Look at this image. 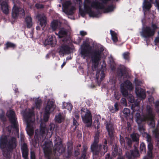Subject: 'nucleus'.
Segmentation results:
<instances>
[{
    "instance_id": "f257e3e1",
    "label": "nucleus",
    "mask_w": 159,
    "mask_h": 159,
    "mask_svg": "<svg viewBox=\"0 0 159 159\" xmlns=\"http://www.w3.org/2000/svg\"><path fill=\"white\" fill-rule=\"evenodd\" d=\"M84 10L79 9V13L81 16L84 17L86 13L88 14L90 17L96 16V15L92 10V8H95L97 10L104 8L103 5L98 1H93L91 0H84Z\"/></svg>"
},
{
    "instance_id": "f03ea898",
    "label": "nucleus",
    "mask_w": 159,
    "mask_h": 159,
    "mask_svg": "<svg viewBox=\"0 0 159 159\" xmlns=\"http://www.w3.org/2000/svg\"><path fill=\"white\" fill-rule=\"evenodd\" d=\"M100 133L99 130L97 131L94 136L93 142L90 146L91 151L93 157L95 158L102 156L107 151L108 147L107 146H103L98 144Z\"/></svg>"
},
{
    "instance_id": "7ed1b4c3",
    "label": "nucleus",
    "mask_w": 159,
    "mask_h": 159,
    "mask_svg": "<svg viewBox=\"0 0 159 159\" xmlns=\"http://www.w3.org/2000/svg\"><path fill=\"white\" fill-rule=\"evenodd\" d=\"M158 28L157 25L156 24L152 23L150 26H146L143 27L142 29L141 34L143 37L149 39L154 35Z\"/></svg>"
},
{
    "instance_id": "20e7f679",
    "label": "nucleus",
    "mask_w": 159,
    "mask_h": 159,
    "mask_svg": "<svg viewBox=\"0 0 159 159\" xmlns=\"http://www.w3.org/2000/svg\"><path fill=\"white\" fill-rule=\"evenodd\" d=\"M103 50L95 49L93 50L91 53V61L93 66L95 68L97 67L99 65V62L102 57Z\"/></svg>"
},
{
    "instance_id": "39448f33",
    "label": "nucleus",
    "mask_w": 159,
    "mask_h": 159,
    "mask_svg": "<svg viewBox=\"0 0 159 159\" xmlns=\"http://www.w3.org/2000/svg\"><path fill=\"white\" fill-rule=\"evenodd\" d=\"M152 108L150 106H147V107L146 112L145 115L142 116H141L140 114L138 111V110H136L137 111L135 114V117L136 118V121L138 125H142L141 123L142 122H145L146 120L148 118V116H150L151 119H152V115L151 113L150 110Z\"/></svg>"
},
{
    "instance_id": "423d86ee",
    "label": "nucleus",
    "mask_w": 159,
    "mask_h": 159,
    "mask_svg": "<svg viewBox=\"0 0 159 159\" xmlns=\"http://www.w3.org/2000/svg\"><path fill=\"white\" fill-rule=\"evenodd\" d=\"M55 105L54 102L48 100L47 105L45 108V111L43 115V119L45 122H47L48 120L50 114V111L52 109H54V106Z\"/></svg>"
},
{
    "instance_id": "0eeeda50",
    "label": "nucleus",
    "mask_w": 159,
    "mask_h": 159,
    "mask_svg": "<svg viewBox=\"0 0 159 159\" xmlns=\"http://www.w3.org/2000/svg\"><path fill=\"white\" fill-rule=\"evenodd\" d=\"M81 116L83 122L86 124L87 127L91 126L92 124V116L89 111L87 112L83 111L81 113Z\"/></svg>"
},
{
    "instance_id": "6e6552de",
    "label": "nucleus",
    "mask_w": 159,
    "mask_h": 159,
    "mask_svg": "<svg viewBox=\"0 0 159 159\" xmlns=\"http://www.w3.org/2000/svg\"><path fill=\"white\" fill-rule=\"evenodd\" d=\"M133 89L132 83L128 80L125 81L124 83L121 84V85L120 90L122 94H127L128 90L131 91Z\"/></svg>"
},
{
    "instance_id": "1a4fd4ad",
    "label": "nucleus",
    "mask_w": 159,
    "mask_h": 159,
    "mask_svg": "<svg viewBox=\"0 0 159 159\" xmlns=\"http://www.w3.org/2000/svg\"><path fill=\"white\" fill-rule=\"evenodd\" d=\"M7 115L9 118L13 127L15 128L16 131H18V125L16 122L14 112L11 110H10L7 111Z\"/></svg>"
},
{
    "instance_id": "9d476101",
    "label": "nucleus",
    "mask_w": 159,
    "mask_h": 159,
    "mask_svg": "<svg viewBox=\"0 0 159 159\" xmlns=\"http://www.w3.org/2000/svg\"><path fill=\"white\" fill-rule=\"evenodd\" d=\"M106 129L108 132V135L110 138L111 140L109 142L110 144L112 143L111 140L113 139L114 138V129L113 127V124L110 122H106Z\"/></svg>"
},
{
    "instance_id": "9b49d317",
    "label": "nucleus",
    "mask_w": 159,
    "mask_h": 159,
    "mask_svg": "<svg viewBox=\"0 0 159 159\" xmlns=\"http://www.w3.org/2000/svg\"><path fill=\"white\" fill-rule=\"evenodd\" d=\"M25 15V11L24 9L21 8H20L15 5L12 11V16L14 18H16L18 16H23Z\"/></svg>"
},
{
    "instance_id": "f8f14e48",
    "label": "nucleus",
    "mask_w": 159,
    "mask_h": 159,
    "mask_svg": "<svg viewBox=\"0 0 159 159\" xmlns=\"http://www.w3.org/2000/svg\"><path fill=\"white\" fill-rule=\"evenodd\" d=\"M38 131V130H36L35 131L34 135V139L35 143L37 144L39 140V137L40 135L43 136V135L46 134V132L48 134V130H47V128L45 126H43L41 125L40 126V129L39 131V134H37V131Z\"/></svg>"
},
{
    "instance_id": "ddd939ff",
    "label": "nucleus",
    "mask_w": 159,
    "mask_h": 159,
    "mask_svg": "<svg viewBox=\"0 0 159 159\" xmlns=\"http://www.w3.org/2000/svg\"><path fill=\"white\" fill-rule=\"evenodd\" d=\"M89 46V45L88 44H85L84 46H81L80 53L81 57L84 59L89 56V51L88 48Z\"/></svg>"
},
{
    "instance_id": "4468645a",
    "label": "nucleus",
    "mask_w": 159,
    "mask_h": 159,
    "mask_svg": "<svg viewBox=\"0 0 159 159\" xmlns=\"http://www.w3.org/2000/svg\"><path fill=\"white\" fill-rule=\"evenodd\" d=\"M23 115L24 121L26 124V130L27 134L30 136V114L29 113H26L25 112H22Z\"/></svg>"
},
{
    "instance_id": "2eb2a0df",
    "label": "nucleus",
    "mask_w": 159,
    "mask_h": 159,
    "mask_svg": "<svg viewBox=\"0 0 159 159\" xmlns=\"http://www.w3.org/2000/svg\"><path fill=\"white\" fill-rule=\"evenodd\" d=\"M71 48L69 45L62 44L60 47L59 53L61 55L64 54H69L71 52Z\"/></svg>"
},
{
    "instance_id": "dca6fc26",
    "label": "nucleus",
    "mask_w": 159,
    "mask_h": 159,
    "mask_svg": "<svg viewBox=\"0 0 159 159\" xmlns=\"http://www.w3.org/2000/svg\"><path fill=\"white\" fill-rule=\"evenodd\" d=\"M1 9L4 14H8L9 11V7L6 2V0H0Z\"/></svg>"
},
{
    "instance_id": "f3484780",
    "label": "nucleus",
    "mask_w": 159,
    "mask_h": 159,
    "mask_svg": "<svg viewBox=\"0 0 159 159\" xmlns=\"http://www.w3.org/2000/svg\"><path fill=\"white\" fill-rule=\"evenodd\" d=\"M66 148L62 145L60 142V144H56L54 147V151L56 153L58 152L59 153L61 154L65 152Z\"/></svg>"
},
{
    "instance_id": "a211bd4d",
    "label": "nucleus",
    "mask_w": 159,
    "mask_h": 159,
    "mask_svg": "<svg viewBox=\"0 0 159 159\" xmlns=\"http://www.w3.org/2000/svg\"><path fill=\"white\" fill-rule=\"evenodd\" d=\"M135 92L138 97L143 99L145 98L146 96L145 92L143 89H140L139 88H136Z\"/></svg>"
},
{
    "instance_id": "6ab92c4d",
    "label": "nucleus",
    "mask_w": 159,
    "mask_h": 159,
    "mask_svg": "<svg viewBox=\"0 0 159 159\" xmlns=\"http://www.w3.org/2000/svg\"><path fill=\"white\" fill-rule=\"evenodd\" d=\"M151 113L152 114V119L150 118V116H148V118H147L146 120V121H150L149 125L152 128H154L155 126V124L154 121V118L156 114L153 111L152 109V108L150 110Z\"/></svg>"
},
{
    "instance_id": "aec40b11",
    "label": "nucleus",
    "mask_w": 159,
    "mask_h": 159,
    "mask_svg": "<svg viewBox=\"0 0 159 159\" xmlns=\"http://www.w3.org/2000/svg\"><path fill=\"white\" fill-rule=\"evenodd\" d=\"M37 16L40 25L43 28H44L47 24L46 17L44 16H41L40 15H38Z\"/></svg>"
},
{
    "instance_id": "412c9836",
    "label": "nucleus",
    "mask_w": 159,
    "mask_h": 159,
    "mask_svg": "<svg viewBox=\"0 0 159 159\" xmlns=\"http://www.w3.org/2000/svg\"><path fill=\"white\" fill-rule=\"evenodd\" d=\"M88 148L87 145H84L81 151V155L78 159H86Z\"/></svg>"
},
{
    "instance_id": "4be33fe9",
    "label": "nucleus",
    "mask_w": 159,
    "mask_h": 159,
    "mask_svg": "<svg viewBox=\"0 0 159 159\" xmlns=\"http://www.w3.org/2000/svg\"><path fill=\"white\" fill-rule=\"evenodd\" d=\"M53 39L52 36L49 37L48 38L45 39L44 42V45H50L52 47H55L56 43L53 42Z\"/></svg>"
},
{
    "instance_id": "5701e85b",
    "label": "nucleus",
    "mask_w": 159,
    "mask_h": 159,
    "mask_svg": "<svg viewBox=\"0 0 159 159\" xmlns=\"http://www.w3.org/2000/svg\"><path fill=\"white\" fill-rule=\"evenodd\" d=\"M125 148L129 150L132 148L133 141L130 138L128 137H125Z\"/></svg>"
},
{
    "instance_id": "b1692460",
    "label": "nucleus",
    "mask_w": 159,
    "mask_h": 159,
    "mask_svg": "<svg viewBox=\"0 0 159 159\" xmlns=\"http://www.w3.org/2000/svg\"><path fill=\"white\" fill-rule=\"evenodd\" d=\"M22 155L24 159H27L28 156V150L27 148V145L25 144H24L21 147Z\"/></svg>"
},
{
    "instance_id": "393cba45",
    "label": "nucleus",
    "mask_w": 159,
    "mask_h": 159,
    "mask_svg": "<svg viewBox=\"0 0 159 159\" xmlns=\"http://www.w3.org/2000/svg\"><path fill=\"white\" fill-rule=\"evenodd\" d=\"M61 23L57 20H53L51 23V27L53 31H55Z\"/></svg>"
},
{
    "instance_id": "a878e982",
    "label": "nucleus",
    "mask_w": 159,
    "mask_h": 159,
    "mask_svg": "<svg viewBox=\"0 0 159 159\" xmlns=\"http://www.w3.org/2000/svg\"><path fill=\"white\" fill-rule=\"evenodd\" d=\"M7 142V138L5 136H3L1 137L0 140V147L3 148L6 147Z\"/></svg>"
},
{
    "instance_id": "bb28decb",
    "label": "nucleus",
    "mask_w": 159,
    "mask_h": 159,
    "mask_svg": "<svg viewBox=\"0 0 159 159\" xmlns=\"http://www.w3.org/2000/svg\"><path fill=\"white\" fill-rule=\"evenodd\" d=\"M131 138L132 139L133 141L135 142V144L136 146H138L139 143V135L135 133H133L131 135Z\"/></svg>"
},
{
    "instance_id": "cd10ccee",
    "label": "nucleus",
    "mask_w": 159,
    "mask_h": 159,
    "mask_svg": "<svg viewBox=\"0 0 159 159\" xmlns=\"http://www.w3.org/2000/svg\"><path fill=\"white\" fill-rule=\"evenodd\" d=\"M49 142L45 141L43 144L44 147L43 148L44 153L45 155L46 154H48L50 150V146L49 145Z\"/></svg>"
},
{
    "instance_id": "c85d7f7f",
    "label": "nucleus",
    "mask_w": 159,
    "mask_h": 159,
    "mask_svg": "<svg viewBox=\"0 0 159 159\" xmlns=\"http://www.w3.org/2000/svg\"><path fill=\"white\" fill-rule=\"evenodd\" d=\"M73 151V146L71 145L67 146V152L65 154V157L67 159H69L72 155Z\"/></svg>"
},
{
    "instance_id": "c756f323",
    "label": "nucleus",
    "mask_w": 159,
    "mask_h": 159,
    "mask_svg": "<svg viewBox=\"0 0 159 159\" xmlns=\"http://www.w3.org/2000/svg\"><path fill=\"white\" fill-rule=\"evenodd\" d=\"M152 7L151 3L147 0H144L143 8V9L149 11Z\"/></svg>"
},
{
    "instance_id": "7c9ffc66",
    "label": "nucleus",
    "mask_w": 159,
    "mask_h": 159,
    "mask_svg": "<svg viewBox=\"0 0 159 159\" xmlns=\"http://www.w3.org/2000/svg\"><path fill=\"white\" fill-rule=\"evenodd\" d=\"M126 70L124 67H121L118 68L117 70V75L121 77H122L125 73Z\"/></svg>"
},
{
    "instance_id": "2f4dec72",
    "label": "nucleus",
    "mask_w": 159,
    "mask_h": 159,
    "mask_svg": "<svg viewBox=\"0 0 159 159\" xmlns=\"http://www.w3.org/2000/svg\"><path fill=\"white\" fill-rule=\"evenodd\" d=\"M123 95L126 97L128 101L131 103L134 102L135 99L134 96L131 94H129L128 92L127 94H122Z\"/></svg>"
},
{
    "instance_id": "473e14b6",
    "label": "nucleus",
    "mask_w": 159,
    "mask_h": 159,
    "mask_svg": "<svg viewBox=\"0 0 159 159\" xmlns=\"http://www.w3.org/2000/svg\"><path fill=\"white\" fill-rule=\"evenodd\" d=\"M114 8L115 7L113 5H108L107 8H105L104 7V8L100 9H104L105 12H108L113 11ZM99 9L97 10V12L98 13H99V11L98 10Z\"/></svg>"
},
{
    "instance_id": "72a5a7b5",
    "label": "nucleus",
    "mask_w": 159,
    "mask_h": 159,
    "mask_svg": "<svg viewBox=\"0 0 159 159\" xmlns=\"http://www.w3.org/2000/svg\"><path fill=\"white\" fill-rule=\"evenodd\" d=\"M153 134L157 140V146L159 148V132L157 129H155L152 131Z\"/></svg>"
},
{
    "instance_id": "f704fd0d",
    "label": "nucleus",
    "mask_w": 159,
    "mask_h": 159,
    "mask_svg": "<svg viewBox=\"0 0 159 159\" xmlns=\"http://www.w3.org/2000/svg\"><path fill=\"white\" fill-rule=\"evenodd\" d=\"M134 147L135 149L134 150H131L132 154V157H138L139 156V151L137 149V146H136L135 144H134Z\"/></svg>"
},
{
    "instance_id": "c9c22d12",
    "label": "nucleus",
    "mask_w": 159,
    "mask_h": 159,
    "mask_svg": "<svg viewBox=\"0 0 159 159\" xmlns=\"http://www.w3.org/2000/svg\"><path fill=\"white\" fill-rule=\"evenodd\" d=\"M110 34L111 35V38L112 40L115 42L118 41V38L117 37V34L116 32L110 30Z\"/></svg>"
},
{
    "instance_id": "e433bc0d",
    "label": "nucleus",
    "mask_w": 159,
    "mask_h": 159,
    "mask_svg": "<svg viewBox=\"0 0 159 159\" xmlns=\"http://www.w3.org/2000/svg\"><path fill=\"white\" fill-rule=\"evenodd\" d=\"M42 102L41 99H39V98H36L35 99V107L36 108L39 109H40Z\"/></svg>"
},
{
    "instance_id": "4c0bfd02",
    "label": "nucleus",
    "mask_w": 159,
    "mask_h": 159,
    "mask_svg": "<svg viewBox=\"0 0 159 159\" xmlns=\"http://www.w3.org/2000/svg\"><path fill=\"white\" fill-rule=\"evenodd\" d=\"M9 143L10 144V148H15L16 146V139L14 137L12 138L9 142Z\"/></svg>"
},
{
    "instance_id": "58836bf2",
    "label": "nucleus",
    "mask_w": 159,
    "mask_h": 159,
    "mask_svg": "<svg viewBox=\"0 0 159 159\" xmlns=\"http://www.w3.org/2000/svg\"><path fill=\"white\" fill-rule=\"evenodd\" d=\"M55 119V121L59 123H61L62 122V120H64L60 113H59L57 115H56Z\"/></svg>"
},
{
    "instance_id": "ea45409f",
    "label": "nucleus",
    "mask_w": 159,
    "mask_h": 159,
    "mask_svg": "<svg viewBox=\"0 0 159 159\" xmlns=\"http://www.w3.org/2000/svg\"><path fill=\"white\" fill-rule=\"evenodd\" d=\"M24 23L28 28H30V16L29 15L25 18Z\"/></svg>"
},
{
    "instance_id": "a19ab883",
    "label": "nucleus",
    "mask_w": 159,
    "mask_h": 159,
    "mask_svg": "<svg viewBox=\"0 0 159 159\" xmlns=\"http://www.w3.org/2000/svg\"><path fill=\"white\" fill-rule=\"evenodd\" d=\"M58 34H59V37L60 38H61L66 35L67 33L64 30L62 29L59 31Z\"/></svg>"
},
{
    "instance_id": "79ce46f5",
    "label": "nucleus",
    "mask_w": 159,
    "mask_h": 159,
    "mask_svg": "<svg viewBox=\"0 0 159 159\" xmlns=\"http://www.w3.org/2000/svg\"><path fill=\"white\" fill-rule=\"evenodd\" d=\"M101 69L102 71H101L100 74L101 77L100 80L102 81L105 77L104 70H105L106 69V66H103V65H102L101 66Z\"/></svg>"
},
{
    "instance_id": "37998d69",
    "label": "nucleus",
    "mask_w": 159,
    "mask_h": 159,
    "mask_svg": "<svg viewBox=\"0 0 159 159\" xmlns=\"http://www.w3.org/2000/svg\"><path fill=\"white\" fill-rule=\"evenodd\" d=\"M120 142L122 147L124 148L125 147V141L124 137L121 135H120Z\"/></svg>"
},
{
    "instance_id": "c03bdc74",
    "label": "nucleus",
    "mask_w": 159,
    "mask_h": 159,
    "mask_svg": "<svg viewBox=\"0 0 159 159\" xmlns=\"http://www.w3.org/2000/svg\"><path fill=\"white\" fill-rule=\"evenodd\" d=\"M114 106L115 107L114 109H110V112L112 113H115L117 111L119 110L118 102H116L114 104Z\"/></svg>"
},
{
    "instance_id": "a18cd8bd",
    "label": "nucleus",
    "mask_w": 159,
    "mask_h": 159,
    "mask_svg": "<svg viewBox=\"0 0 159 159\" xmlns=\"http://www.w3.org/2000/svg\"><path fill=\"white\" fill-rule=\"evenodd\" d=\"M140 150L141 152L145 153L146 152V146L145 143H142L140 145Z\"/></svg>"
},
{
    "instance_id": "49530a36",
    "label": "nucleus",
    "mask_w": 159,
    "mask_h": 159,
    "mask_svg": "<svg viewBox=\"0 0 159 159\" xmlns=\"http://www.w3.org/2000/svg\"><path fill=\"white\" fill-rule=\"evenodd\" d=\"M130 110L128 108H125L123 111V113L124 114V116L125 117L129 116L130 113Z\"/></svg>"
},
{
    "instance_id": "de8ad7c7",
    "label": "nucleus",
    "mask_w": 159,
    "mask_h": 159,
    "mask_svg": "<svg viewBox=\"0 0 159 159\" xmlns=\"http://www.w3.org/2000/svg\"><path fill=\"white\" fill-rule=\"evenodd\" d=\"M139 103H135L132 106V109L133 111H136L135 108H136V110H139Z\"/></svg>"
},
{
    "instance_id": "09e8293b",
    "label": "nucleus",
    "mask_w": 159,
    "mask_h": 159,
    "mask_svg": "<svg viewBox=\"0 0 159 159\" xmlns=\"http://www.w3.org/2000/svg\"><path fill=\"white\" fill-rule=\"evenodd\" d=\"M123 57L124 58L128 61L129 60V53L128 52H125L123 53Z\"/></svg>"
},
{
    "instance_id": "8fccbe9b",
    "label": "nucleus",
    "mask_w": 159,
    "mask_h": 159,
    "mask_svg": "<svg viewBox=\"0 0 159 159\" xmlns=\"http://www.w3.org/2000/svg\"><path fill=\"white\" fill-rule=\"evenodd\" d=\"M75 8L74 7H71L69 10L67 11V14L70 15H72L74 14L73 11L75 10Z\"/></svg>"
},
{
    "instance_id": "3c124183",
    "label": "nucleus",
    "mask_w": 159,
    "mask_h": 159,
    "mask_svg": "<svg viewBox=\"0 0 159 159\" xmlns=\"http://www.w3.org/2000/svg\"><path fill=\"white\" fill-rule=\"evenodd\" d=\"M145 138L148 143L152 142V138L151 136L148 133H146Z\"/></svg>"
},
{
    "instance_id": "603ef678",
    "label": "nucleus",
    "mask_w": 159,
    "mask_h": 159,
    "mask_svg": "<svg viewBox=\"0 0 159 159\" xmlns=\"http://www.w3.org/2000/svg\"><path fill=\"white\" fill-rule=\"evenodd\" d=\"M54 125L53 124H51L49 126L48 129V133L51 134V135H52V131L54 129Z\"/></svg>"
},
{
    "instance_id": "864d4df0",
    "label": "nucleus",
    "mask_w": 159,
    "mask_h": 159,
    "mask_svg": "<svg viewBox=\"0 0 159 159\" xmlns=\"http://www.w3.org/2000/svg\"><path fill=\"white\" fill-rule=\"evenodd\" d=\"M132 154L131 150L126 152L125 154L126 157L128 159H131L132 158Z\"/></svg>"
},
{
    "instance_id": "5fc2aeb1",
    "label": "nucleus",
    "mask_w": 159,
    "mask_h": 159,
    "mask_svg": "<svg viewBox=\"0 0 159 159\" xmlns=\"http://www.w3.org/2000/svg\"><path fill=\"white\" fill-rule=\"evenodd\" d=\"M114 95L115 98L117 100H119L121 97V95L119 92H115Z\"/></svg>"
},
{
    "instance_id": "6e6d98bb",
    "label": "nucleus",
    "mask_w": 159,
    "mask_h": 159,
    "mask_svg": "<svg viewBox=\"0 0 159 159\" xmlns=\"http://www.w3.org/2000/svg\"><path fill=\"white\" fill-rule=\"evenodd\" d=\"M6 45L7 48H14L16 47V45L15 44L10 42H7Z\"/></svg>"
},
{
    "instance_id": "4d7b16f0",
    "label": "nucleus",
    "mask_w": 159,
    "mask_h": 159,
    "mask_svg": "<svg viewBox=\"0 0 159 159\" xmlns=\"http://www.w3.org/2000/svg\"><path fill=\"white\" fill-rule=\"evenodd\" d=\"M148 150H152L153 146L152 142L148 143Z\"/></svg>"
},
{
    "instance_id": "13d9d810",
    "label": "nucleus",
    "mask_w": 159,
    "mask_h": 159,
    "mask_svg": "<svg viewBox=\"0 0 159 159\" xmlns=\"http://www.w3.org/2000/svg\"><path fill=\"white\" fill-rule=\"evenodd\" d=\"M33 110H31L30 109V123L32 122H33V121H34L35 119L34 118V120L33 121L32 120H31L32 117H35V115L34 112L33 111Z\"/></svg>"
},
{
    "instance_id": "bf43d9fd",
    "label": "nucleus",
    "mask_w": 159,
    "mask_h": 159,
    "mask_svg": "<svg viewBox=\"0 0 159 159\" xmlns=\"http://www.w3.org/2000/svg\"><path fill=\"white\" fill-rule=\"evenodd\" d=\"M35 6L37 9H42L44 8V5L37 3L35 4Z\"/></svg>"
},
{
    "instance_id": "052dcab7",
    "label": "nucleus",
    "mask_w": 159,
    "mask_h": 159,
    "mask_svg": "<svg viewBox=\"0 0 159 159\" xmlns=\"http://www.w3.org/2000/svg\"><path fill=\"white\" fill-rule=\"evenodd\" d=\"M65 108H67L68 110L70 111L73 108V106L71 104L67 103L66 104V107Z\"/></svg>"
},
{
    "instance_id": "680f3d73",
    "label": "nucleus",
    "mask_w": 159,
    "mask_h": 159,
    "mask_svg": "<svg viewBox=\"0 0 159 159\" xmlns=\"http://www.w3.org/2000/svg\"><path fill=\"white\" fill-rule=\"evenodd\" d=\"M152 150H148L147 152L148 156L150 158H152Z\"/></svg>"
},
{
    "instance_id": "e2e57ef3",
    "label": "nucleus",
    "mask_w": 159,
    "mask_h": 159,
    "mask_svg": "<svg viewBox=\"0 0 159 159\" xmlns=\"http://www.w3.org/2000/svg\"><path fill=\"white\" fill-rule=\"evenodd\" d=\"M121 103L123 105L126 106L127 105V102L125 98H122L120 100Z\"/></svg>"
},
{
    "instance_id": "0e129e2a",
    "label": "nucleus",
    "mask_w": 159,
    "mask_h": 159,
    "mask_svg": "<svg viewBox=\"0 0 159 159\" xmlns=\"http://www.w3.org/2000/svg\"><path fill=\"white\" fill-rule=\"evenodd\" d=\"M30 159H36L34 153L31 151H30Z\"/></svg>"
},
{
    "instance_id": "69168bd1",
    "label": "nucleus",
    "mask_w": 159,
    "mask_h": 159,
    "mask_svg": "<svg viewBox=\"0 0 159 159\" xmlns=\"http://www.w3.org/2000/svg\"><path fill=\"white\" fill-rule=\"evenodd\" d=\"M80 152L79 151V149H78V150H76L74 152V155L75 157H78V156L80 154Z\"/></svg>"
},
{
    "instance_id": "338daca9",
    "label": "nucleus",
    "mask_w": 159,
    "mask_h": 159,
    "mask_svg": "<svg viewBox=\"0 0 159 159\" xmlns=\"http://www.w3.org/2000/svg\"><path fill=\"white\" fill-rule=\"evenodd\" d=\"M105 159H113L112 156H111L109 153H107L106 155Z\"/></svg>"
},
{
    "instance_id": "774afa93",
    "label": "nucleus",
    "mask_w": 159,
    "mask_h": 159,
    "mask_svg": "<svg viewBox=\"0 0 159 159\" xmlns=\"http://www.w3.org/2000/svg\"><path fill=\"white\" fill-rule=\"evenodd\" d=\"M74 116L77 119H79V112L77 111H76L74 113Z\"/></svg>"
}]
</instances>
